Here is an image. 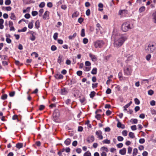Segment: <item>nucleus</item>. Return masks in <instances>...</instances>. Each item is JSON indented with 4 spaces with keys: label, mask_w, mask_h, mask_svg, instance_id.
Listing matches in <instances>:
<instances>
[{
    "label": "nucleus",
    "mask_w": 156,
    "mask_h": 156,
    "mask_svg": "<svg viewBox=\"0 0 156 156\" xmlns=\"http://www.w3.org/2000/svg\"><path fill=\"white\" fill-rule=\"evenodd\" d=\"M112 37L114 38V46L116 47H119L121 46L125 41L127 39L126 36H121L119 35H113Z\"/></svg>",
    "instance_id": "f257e3e1"
},
{
    "label": "nucleus",
    "mask_w": 156,
    "mask_h": 156,
    "mask_svg": "<svg viewBox=\"0 0 156 156\" xmlns=\"http://www.w3.org/2000/svg\"><path fill=\"white\" fill-rule=\"evenodd\" d=\"M156 49V44L150 43L145 48L146 51L147 53L153 52Z\"/></svg>",
    "instance_id": "f03ea898"
},
{
    "label": "nucleus",
    "mask_w": 156,
    "mask_h": 156,
    "mask_svg": "<svg viewBox=\"0 0 156 156\" xmlns=\"http://www.w3.org/2000/svg\"><path fill=\"white\" fill-rule=\"evenodd\" d=\"M133 27L131 26L129 22H127L124 23L122 25L121 29L123 32H126L129 29H132Z\"/></svg>",
    "instance_id": "7ed1b4c3"
},
{
    "label": "nucleus",
    "mask_w": 156,
    "mask_h": 156,
    "mask_svg": "<svg viewBox=\"0 0 156 156\" xmlns=\"http://www.w3.org/2000/svg\"><path fill=\"white\" fill-rule=\"evenodd\" d=\"M132 67L130 65H127L123 69L124 74L126 75H130L132 72Z\"/></svg>",
    "instance_id": "20e7f679"
},
{
    "label": "nucleus",
    "mask_w": 156,
    "mask_h": 156,
    "mask_svg": "<svg viewBox=\"0 0 156 156\" xmlns=\"http://www.w3.org/2000/svg\"><path fill=\"white\" fill-rule=\"evenodd\" d=\"M104 42L102 40H97L94 43V45L96 48H101L104 44Z\"/></svg>",
    "instance_id": "39448f33"
},
{
    "label": "nucleus",
    "mask_w": 156,
    "mask_h": 156,
    "mask_svg": "<svg viewBox=\"0 0 156 156\" xmlns=\"http://www.w3.org/2000/svg\"><path fill=\"white\" fill-rule=\"evenodd\" d=\"M60 115L59 111L58 110H56L54 111L53 116L54 121H56V120L58 119Z\"/></svg>",
    "instance_id": "423d86ee"
},
{
    "label": "nucleus",
    "mask_w": 156,
    "mask_h": 156,
    "mask_svg": "<svg viewBox=\"0 0 156 156\" xmlns=\"http://www.w3.org/2000/svg\"><path fill=\"white\" fill-rule=\"evenodd\" d=\"M95 134L98 136V138L99 140H102L103 138V136L102 135V132L101 130L96 131Z\"/></svg>",
    "instance_id": "0eeeda50"
},
{
    "label": "nucleus",
    "mask_w": 156,
    "mask_h": 156,
    "mask_svg": "<svg viewBox=\"0 0 156 156\" xmlns=\"http://www.w3.org/2000/svg\"><path fill=\"white\" fill-rule=\"evenodd\" d=\"M94 140V137L93 136H89L87 139V141L88 143H92Z\"/></svg>",
    "instance_id": "6e6552de"
},
{
    "label": "nucleus",
    "mask_w": 156,
    "mask_h": 156,
    "mask_svg": "<svg viewBox=\"0 0 156 156\" xmlns=\"http://www.w3.org/2000/svg\"><path fill=\"white\" fill-rule=\"evenodd\" d=\"M89 55L93 61L95 62L97 60V58L94 55H93L91 53H90Z\"/></svg>",
    "instance_id": "1a4fd4ad"
},
{
    "label": "nucleus",
    "mask_w": 156,
    "mask_h": 156,
    "mask_svg": "<svg viewBox=\"0 0 156 156\" xmlns=\"http://www.w3.org/2000/svg\"><path fill=\"white\" fill-rule=\"evenodd\" d=\"M54 76L57 79H60L63 78V76L61 74H56L54 75Z\"/></svg>",
    "instance_id": "9d476101"
},
{
    "label": "nucleus",
    "mask_w": 156,
    "mask_h": 156,
    "mask_svg": "<svg viewBox=\"0 0 156 156\" xmlns=\"http://www.w3.org/2000/svg\"><path fill=\"white\" fill-rule=\"evenodd\" d=\"M126 148H123L122 149L120 150L119 153L121 155H124L126 154Z\"/></svg>",
    "instance_id": "9b49d317"
},
{
    "label": "nucleus",
    "mask_w": 156,
    "mask_h": 156,
    "mask_svg": "<svg viewBox=\"0 0 156 156\" xmlns=\"http://www.w3.org/2000/svg\"><path fill=\"white\" fill-rule=\"evenodd\" d=\"M49 12L48 11H46L45 12L44 15L43 16V19L44 20H46L47 19V17L49 16Z\"/></svg>",
    "instance_id": "f8f14e48"
},
{
    "label": "nucleus",
    "mask_w": 156,
    "mask_h": 156,
    "mask_svg": "<svg viewBox=\"0 0 156 156\" xmlns=\"http://www.w3.org/2000/svg\"><path fill=\"white\" fill-rule=\"evenodd\" d=\"M71 140L69 138L66 139L64 142L65 144L67 146L69 145L71 143Z\"/></svg>",
    "instance_id": "ddd939ff"
},
{
    "label": "nucleus",
    "mask_w": 156,
    "mask_h": 156,
    "mask_svg": "<svg viewBox=\"0 0 156 156\" xmlns=\"http://www.w3.org/2000/svg\"><path fill=\"white\" fill-rule=\"evenodd\" d=\"M153 19L154 23H156V11L152 14Z\"/></svg>",
    "instance_id": "4468645a"
},
{
    "label": "nucleus",
    "mask_w": 156,
    "mask_h": 156,
    "mask_svg": "<svg viewBox=\"0 0 156 156\" xmlns=\"http://www.w3.org/2000/svg\"><path fill=\"white\" fill-rule=\"evenodd\" d=\"M4 23V20L2 19H0V29H2L4 28L3 23Z\"/></svg>",
    "instance_id": "2eb2a0df"
},
{
    "label": "nucleus",
    "mask_w": 156,
    "mask_h": 156,
    "mask_svg": "<svg viewBox=\"0 0 156 156\" xmlns=\"http://www.w3.org/2000/svg\"><path fill=\"white\" fill-rule=\"evenodd\" d=\"M23 144L22 143H18L16 144V147L17 148L20 149L23 147Z\"/></svg>",
    "instance_id": "dca6fc26"
},
{
    "label": "nucleus",
    "mask_w": 156,
    "mask_h": 156,
    "mask_svg": "<svg viewBox=\"0 0 156 156\" xmlns=\"http://www.w3.org/2000/svg\"><path fill=\"white\" fill-rule=\"evenodd\" d=\"M34 33H32L31 35L30 36V39L32 41H34L35 40L36 37L34 34Z\"/></svg>",
    "instance_id": "f3484780"
},
{
    "label": "nucleus",
    "mask_w": 156,
    "mask_h": 156,
    "mask_svg": "<svg viewBox=\"0 0 156 156\" xmlns=\"http://www.w3.org/2000/svg\"><path fill=\"white\" fill-rule=\"evenodd\" d=\"M97 68H94L92 69V70L91 72V73L92 74H94V75L96 74L97 73Z\"/></svg>",
    "instance_id": "a211bd4d"
},
{
    "label": "nucleus",
    "mask_w": 156,
    "mask_h": 156,
    "mask_svg": "<svg viewBox=\"0 0 156 156\" xmlns=\"http://www.w3.org/2000/svg\"><path fill=\"white\" fill-rule=\"evenodd\" d=\"M79 15V13L78 11H76L74 12L72 15V17H76Z\"/></svg>",
    "instance_id": "6ab92c4d"
},
{
    "label": "nucleus",
    "mask_w": 156,
    "mask_h": 156,
    "mask_svg": "<svg viewBox=\"0 0 156 156\" xmlns=\"http://www.w3.org/2000/svg\"><path fill=\"white\" fill-rule=\"evenodd\" d=\"M40 22L39 20H37L35 23V26L36 28L38 29L40 26Z\"/></svg>",
    "instance_id": "aec40b11"
},
{
    "label": "nucleus",
    "mask_w": 156,
    "mask_h": 156,
    "mask_svg": "<svg viewBox=\"0 0 156 156\" xmlns=\"http://www.w3.org/2000/svg\"><path fill=\"white\" fill-rule=\"evenodd\" d=\"M10 18L11 19L13 20H15L16 19V17L13 13H11V14Z\"/></svg>",
    "instance_id": "412c9836"
},
{
    "label": "nucleus",
    "mask_w": 156,
    "mask_h": 156,
    "mask_svg": "<svg viewBox=\"0 0 156 156\" xmlns=\"http://www.w3.org/2000/svg\"><path fill=\"white\" fill-rule=\"evenodd\" d=\"M76 33H74L73 35H70L69 36V39L70 40L73 39L75 37H76Z\"/></svg>",
    "instance_id": "4be33fe9"
},
{
    "label": "nucleus",
    "mask_w": 156,
    "mask_h": 156,
    "mask_svg": "<svg viewBox=\"0 0 156 156\" xmlns=\"http://www.w3.org/2000/svg\"><path fill=\"white\" fill-rule=\"evenodd\" d=\"M83 156H91V154L89 151H88L84 154Z\"/></svg>",
    "instance_id": "5701e85b"
},
{
    "label": "nucleus",
    "mask_w": 156,
    "mask_h": 156,
    "mask_svg": "<svg viewBox=\"0 0 156 156\" xmlns=\"http://www.w3.org/2000/svg\"><path fill=\"white\" fill-rule=\"evenodd\" d=\"M67 91L65 89H62L61 90V94L63 95H65L66 94Z\"/></svg>",
    "instance_id": "b1692460"
},
{
    "label": "nucleus",
    "mask_w": 156,
    "mask_h": 156,
    "mask_svg": "<svg viewBox=\"0 0 156 156\" xmlns=\"http://www.w3.org/2000/svg\"><path fill=\"white\" fill-rule=\"evenodd\" d=\"M34 22V21L32 20L31 22L30 23H29L28 24V27L30 29H31L33 27V23Z\"/></svg>",
    "instance_id": "393cba45"
},
{
    "label": "nucleus",
    "mask_w": 156,
    "mask_h": 156,
    "mask_svg": "<svg viewBox=\"0 0 156 156\" xmlns=\"http://www.w3.org/2000/svg\"><path fill=\"white\" fill-rule=\"evenodd\" d=\"M122 125L121 123L119 122H118L117 124V126L119 128H121L122 129L124 128V125H123V126H121Z\"/></svg>",
    "instance_id": "a878e982"
},
{
    "label": "nucleus",
    "mask_w": 156,
    "mask_h": 156,
    "mask_svg": "<svg viewBox=\"0 0 156 156\" xmlns=\"http://www.w3.org/2000/svg\"><path fill=\"white\" fill-rule=\"evenodd\" d=\"M44 11V10L43 9H41L39 11V16L41 17L42 15V14Z\"/></svg>",
    "instance_id": "bb28decb"
},
{
    "label": "nucleus",
    "mask_w": 156,
    "mask_h": 156,
    "mask_svg": "<svg viewBox=\"0 0 156 156\" xmlns=\"http://www.w3.org/2000/svg\"><path fill=\"white\" fill-rule=\"evenodd\" d=\"M95 92L94 91H92L90 94V98H93L95 94Z\"/></svg>",
    "instance_id": "cd10ccee"
},
{
    "label": "nucleus",
    "mask_w": 156,
    "mask_h": 156,
    "mask_svg": "<svg viewBox=\"0 0 156 156\" xmlns=\"http://www.w3.org/2000/svg\"><path fill=\"white\" fill-rule=\"evenodd\" d=\"M102 142L104 144H109L110 143V140L105 139Z\"/></svg>",
    "instance_id": "c85d7f7f"
},
{
    "label": "nucleus",
    "mask_w": 156,
    "mask_h": 156,
    "mask_svg": "<svg viewBox=\"0 0 156 156\" xmlns=\"http://www.w3.org/2000/svg\"><path fill=\"white\" fill-rule=\"evenodd\" d=\"M129 136L131 138H133L135 137V136L133 133L130 132L129 134Z\"/></svg>",
    "instance_id": "c756f323"
},
{
    "label": "nucleus",
    "mask_w": 156,
    "mask_h": 156,
    "mask_svg": "<svg viewBox=\"0 0 156 156\" xmlns=\"http://www.w3.org/2000/svg\"><path fill=\"white\" fill-rule=\"evenodd\" d=\"M145 9V8L144 6H143L141 7L139 9V12L141 13L143 11H144Z\"/></svg>",
    "instance_id": "7c9ffc66"
},
{
    "label": "nucleus",
    "mask_w": 156,
    "mask_h": 156,
    "mask_svg": "<svg viewBox=\"0 0 156 156\" xmlns=\"http://www.w3.org/2000/svg\"><path fill=\"white\" fill-rule=\"evenodd\" d=\"M85 30L84 29H82L81 30V35L82 37H84L85 36Z\"/></svg>",
    "instance_id": "2f4dec72"
},
{
    "label": "nucleus",
    "mask_w": 156,
    "mask_h": 156,
    "mask_svg": "<svg viewBox=\"0 0 156 156\" xmlns=\"http://www.w3.org/2000/svg\"><path fill=\"white\" fill-rule=\"evenodd\" d=\"M7 95L6 94H4L2 95L1 96V99L3 100H5L7 99Z\"/></svg>",
    "instance_id": "473e14b6"
},
{
    "label": "nucleus",
    "mask_w": 156,
    "mask_h": 156,
    "mask_svg": "<svg viewBox=\"0 0 156 156\" xmlns=\"http://www.w3.org/2000/svg\"><path fill=\"white\" fill-rule=\"evenodd\" d=\"M62 56H59L58 57V62L59 64H60L62 62Z\"/></svg>",
    "instance_id": "72a5a7b5"
},
{
    "label": "nucleus",
    "mask_w": 156,
    "mask_h": 156,
    "mask_svg": "<svg viewBox=\"0 0 156 156\" xmlns=\"http://www.w3.org/2000/svg\"><path fill=\"white\" fill-rule=\"evenodd\" d=\"M45 5V3L44 2H42L39 4V6L40 8L44 7Z\"/></svg>",
    "instance_id": "f704fd0d"
},
{
    "label": "nucleus",
    "mask_w": 156,
    "mask_h": 156,
    "mask_svg": "<svg viewBox=\"0 0 156 156\" xmlns=\"http://www.w3.org/2000/svg\"><path fill=\"white\" fill-rule=\"evenodd\" d=\"M137 150L136 148H134L133 150V156L136 155L137 153Z\"/></svg>",
    "instance_id": "c9c22d12"
},
{
    "label": "nucleus",
    "mask_w": 156,
    "mask_h": 156,
    "mask_svg": "<svg viewBox=\"0 0 156 156\" xmlns=\"http://www.w3.org/2000/svg\"><path fill=\"white\" fill-rule=\"evenodd\" d=\"M134 100L135 103L136 105H139L140 104V101L137 98H135Z\"/></svg>",
    "instance_id": "e433bc0d"
},
{
    "label": "nucleus",
    "mask_w": 156,
    "mask_h": 156,
    "mask_svg": "<svg viewBox=\"0 0 156 156\" xmlns=\"http://www.w3.org/2000/svg\"><path fill=\"white\" fill-rule=\"evenodd\" d=\"M131 120L133 121V122L134 124H136L137 123L138 120L136 119H131L130 121V122H131Z\"/></svg>",
    "instance_id": "4c0bfd02"
},
{
    "label": "nucleus",
    "mask_w": 156,
    "mask_h": 156,
    "mask_svg": "<svg viewBox=\"0 0 156 156\" xmlns=\"http://www.w3.org/2000/svg\"><path fill=\"white\" fill-rule=\"evenodd\" d=\"M11 3L10 0H6L5 2V4L6 5H9Z\"/></svg>",
    "instance_id": "58836bf2"
},
{
    "label": "nucleus",
    "mask_w": 156,
    "mask_h": 156,
    "mask_svg": "<svg viewBox=\"0 0 156 156\" xmlns=\"http://www.w3.org/2000/svg\"><path fill=\"white\" fill-rule=\"evenodd\" d=\"M57 49V47L53 45L51 47V50L52 51H55Z\"/></svg>",
    "instance_id": "ea45409f"
},
{
    "label": "nucleus",
    "mask_w": 156,
    "mask_h": 156,
    "mask_svg": "<svg viewBox=\"0 0 156 156\" xmlns=\"http://www.w3.org/2000/svg\"><path fill=\"white\" fill-rule=\"evenodd\" d=\"M122 135L124 136H126L127 135V132L126 130H124L122 132Z\"/></svg>",
    "instance_id": "a19ab883"
},
{
    "label": "nucleus",
    "mask_w": 156,
    "mask_h": 156,
    "mask_svg": "<svg viewBox=\"0 0 156 156\" xmlns=\"http://www.w3.org/2000/svg\"><path fill=\"white\" fill-rule=\"evenodd\" d=\"M117 140L119 141H122L123 140V138L121 136H118L117 137Z\"/></svg>",
    "instance_id": "79ce46f5"
},
{
    "label": "nucleus",
    "mask_w": 156,
    "mask_h": 156,
    "mask_svg": "<svg viewBox=\"0 0 156 156\" xmlns=\"http://www.w3.org/2000/svg\"><path fill=\"white\" fill-rule=\"evenodd\" d=\"M58 33H55L53 35V38L54 40H56L58 37Z\"/></svg>",
    "instance_id": "37998d69"
},
{
    "label": "nucleus",
    "mask_w": 156,
    "mask_h": 156,
    "mask_svg": "<svg viewBox=\"0 0 156 156\" xmlns=\"http://www.w3.org/2000/svg\"><path fill=\"white\" fill-rule=\"evenodd\" d=\"M38 14V12L37 11H33L32 12V15L33 16H35Z\"/></svg>",
    "instance_id": "c03bdc74"
},
{
    "label": "nucleus",
    "mask_w": 156,
    "mask_h": 156,
    "mask_svg": "<svg viewBox=\"0 0 156 156\" xmlns=\"http://www.w3.org/2000/svg\"><path fill=\"white\" fill-rule=\"evenodd\" d=\"M47 6L49 8H51L53 6L51 2H48L47 4Z\"/></svg>",
    "instance_id": "a18cd8bd"
},
{
    "label": "nucleus",
    "mask_w": 156,
    "mask_h": 156,
    "mask_svg": "<svg viewBox=\"0 0 156 156\" xmlns=\"http://www.w3.org/2000/svg\"><path fill=\"white\" fill-rule=\"evenodd\" d=\"M88 41V39L86 38H84L83 40V42L85 44H87Z\"/></svg>",
    "instance_id": "49530a36"
},
{
    "label": "nucleus",
    "mask_w": 156,
    "mask_h": 156,
    "mask_svg": "<svg viewBox=\"0 0 156 156\" xmlns=\"http://www.w3.org/2000/svg\"><path fill=\"white\" fill-rule=\"evenodd\" d=\"M148 93L149 95H152L154 93V91L152 90H150L148 91Z\"/></svg>",
    "instance_id": "de8ad7c7"
},
{
    "label": "nucleus",
    "mask_w": 156,
    "mask_h": 156,
    "mask_svg": "<svg viewBox=\"0 0 156 156\" xmlns=\"http://www.w3.org/2000/svg\"><path fill=\"white\" fill-rule=\"evenodd\" d=\"M83 21V19L81 17L78 19V21L79 23H82Z\"/></svg>",
    "instance_id": "09e8293b"
},
{
    "label": "nucleus",
    "mask_w": 156,
    "mask_h": 156,
    "mask_svg": "<svg viewBox=\"0 0 156 156\" xmlns=\"http://www.w3.org/2000/svg\"><path fill=\"white\" fill-rule=\"evenodd\" d=\"M15 93L14 91L10 92L9 94V96L11 97H13L15 95Z\"/></svg>",
    "instance_id": "8fccbe9b"
},
{
    "label": "nucleus",
    "mask_w": 156,
    "mask_h": 156,
    "mask_svg": "<svg viewBox=\"0 0 156 156\" xmlns=\"http://www.w3.org/2000/svg\"><path fill=\"white\" fill-rule=\"evenodd\" d=\"M151 55L150 54H148L146 56V58L147 60L149 61L151 58Z\"/></svg>",
    "instance_id": "3c124183"
},
{
    "label": "nucleus",
    "mask_w": 156,
    "mask_h": 156,
    "mask_svg": "<svg viewBox=\"0 0 156 156\" xmlns=\"http://www.w3.org/2000/svg\"><path fill=\"white\" fill-rule=\"evenodd\" d=\"M90 9H88L86 11V14L87 16H89L90 15Z\"/></svg>",
    "instance_id": "603ef678"
},
{
    "label": "nucleus",
    "mask_w": 156,
    "mask_h": 156,
    "mask_svg": "<svg viewBox=\"0 0 156 156\" xmlns=\"http://www.w3.org/2000/svg\"><path fill=\"white\" fill-rule=\"evenodd\" d=\"M145 140L143 138L140 139L139 140V142L140 144H143L145 142Z\"/></svg>",
    "instance_id": "864d4df0"
},
{
    "label": "nucleus",
    "mask_w": 156,
    "mask_h": 156,
    "mask_svg": "<svg viewBox=\"0 0 156 156\" xmlns=\"http://www.w3.org/2000/svg\"><path fill=\"white\" fill-rule=\"evenodd\" d=\"M85 65L87 66H90L91 63L90 62L86 61L85 62Z\"/></svg>",
    "instance_id": "5fc2aeb1"
},
{
    "label": "nucleus",
    "mask_w": 156,
    "mask_h": 156,
    "mask_svg": "<svg viewBox=\"0 0 156 156\" xmlns=\"http://www.w3.org/2000/svg\"><path fill=\"white\" fill-rule=\"evenodd\" d=\"M131 128L133 130H135L136 129V125H133L131 126Z\"/></svg>",
    "instance_id": "6e6d98bb"
},
{
    "label": "nucleus",
    "mask_w": 156,
    "mask_h": 156,
    "mask_svg": "<svg viewBox=\"0 0 156 156\" xmlns=\"http://www.w3.org/2000/svg\"><path fill=\"white\" fill-rule=\"evenodd\" d=\"M123 144L122 143H120L117 144V147L119 148H120L122 147Z\"/></svg>",
    "instance_id": "4d7b16f0"
},
{
    "label": "nucleus",
    "mask_w": 156,
    "mask_h": 156,
    "mask_svg": "<svg viewBox=\"0 0 156 156\" xmlns=\"http://www.w3.org/2000/svg\"><path fill=\"white\" fill-rule=\"evenodd\" d=\"M77 74L79 76H81L82 74V72L81 71H78L77 72Z\"/></svg>",
    "instance_id": "13d9d810"
},
{
    "label": "nucleus",
    "mask_w": 156,
    "mask_h": 156,
    "mask_svg": "<svg viewBox=\"0 0 156 156\" xmlns=\"http://www.w3.org/2000/svg\"><path fill=\"white\" fill-rule=\"evenodd\" d=\"M132 151V148L130 147H129L128 149V153L129 154H130L131 153Z\"/></svg>",
    "instance_id": "bf43d9fd"
},
{
    "label": "nucleus",
    "mask_w": 156,
    "mask_h": 156,
    "mask_svg": "<svg viewBox=\"0 0 156 156\" xmlns=\"http://www.w3.org/2000/svg\"><path fill=\"white\" fill-rule=\"evenodd\" d=\"M77 144V142L76 140L74 141L72 143V145L74 147H76Z\"/></svg>",
    "instance_id": "052dcab7"
},
{
    "label": "nucleus",
    "mask_w": 156,
    "mask_h": 156,
    "mask_svg": "<svg viewBox=\"0 0 156 156\" xmlns=\"http://www.w3.org/2000/svg\"><path fill=\"white\" fill-rule=\"evenodd\" d=\"M111 89H110L109 88H108L107 90H106V93L107 94H110L111 93Z\"/></svg>",
    "instance_id": "680f3d73"
},
{
    "label": "nucleus",
    "mask_w": 156,
    "mask_h": 156,
    "mask_svg": "<svg viewBox=\"0 0 156 156\" xmlns=\"http://www.w3.org/2000/svg\"><path fill=\"white\" fill-rule=\"evenodd\" d=\"M150 105L152 106H154L155 105V101L154 100L151 101L150 102Z\"/></svg>",
    "instance_id": "e2e57ef3"
},
{
    "label": "nucleus",
    "mask_w": 156,
    "mask_h": 156,
    "mask_svg": "<svg viewBox=\"0 0 156 156\" xmlns=\"http://www.w3.org/2000/svg\"><path fill=\"white\" fill-rule=\"evenodd\" d=\"M61 8L62 9L65 10L67 8V6L65 5H61Z\"/></svg>",
    "instance_id": "0e129e2a"
},
{
    "label": "nucleus",
    "mask_w": 156,
    "mask_h": 156,
    "mask_svg": "<svg viewBox=\"0 0 156 156\" xmlns=\"http://www.w3.org/2000/svg\"><path fill=\"white\" fill-rule=\"evenodd\" d=\"M6 41L8 43H10L11 42V40L9 38L7 37L6 39Z\"/></svg>",
    "instance_id": "69168bd1"
},
{
    "label": "nucleus",
    "mask_w": 156,
    "mask_h": 156,
    "mask_svg": "<svg viewBox=\"0 0 156 156\" xmlns=\"http://www.w3.org/2000/svg\"><path fill=\"white\" fill-rule=\"evenodd\" d=\"M24 17L26 19H29L30 17V15L29 13H27L25 15Z\"/></svg>",
    "instance_id": "338daca9"
},
{
    "label": "nucleus",
    "mask_w": 156,
    "mask_h": 156,
    "mask_svg": "<svg viewBox=\"0 0 156 156\" xmlns=\"http://www.w3.org/2000/svg\"><path fill=\"white\" fill-rule=\"evenodd\" d=\"M143 156H147L148 153L146 151H144L142 153Z\"/></svg>",
    "instance_id": "774afa93"
}]
</instances>
